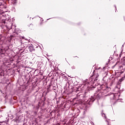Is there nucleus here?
<instances>
[{
	"label": "nucleus",
	"mask_w": 125,
	"mask_h": 125,
	"mask_svg": "<svg viewBox=\"0 0 125 125\" xmlns=\"http://www.w3.org/2000/svg\"><path fill=\"white\" fill-rule=\"evenodd\" d=\"M4 8H6V7H4Z\"/></svg>",
	"instance_id": "20e7f679"
},
{
	"label": "nucleus",
	"mask_w": 125,
	"mask_h": 125,
	"mask_svg": "<svg viewBox=\"0 0 125 125\" xmlns=\"http://www.w3.org/2000/svg\"><path fill=\"white\" fill-rule=\"evenodd\" d=\"M3 5H2V3H1L0 0V8H3Z\"/></svg>",
	"instance_id": "f03ea898"
},
{
	"label": "nucleus",
	"mask_w": 125,
	"mask_h": 125,
	"mask_svg": "<svg viewBox=\"0 0 125 125\" xmlns=\"http://www.w3.org/2000/svg\"><path fill=\"white\" fill-rule=\"evenodd\" d=\"M102 117H104V118H105V119H107V117H106V115L103 113V112L102 113Z\"/></svg>",
	"instance_id": "7ed1b4c3"
},
{
	"label": "nucleus",
	"mask_w": 125,
	"mask_h": 125,
	"mask_svg": "<svg viewBox=\"0 0 125 125\" xmlns=\"http://www.w3.org/2000/svg\"><path fill=\"white\" fill-rule=\"evenodd\" d=\"M22 39H24V37H22Z\"/></svg>",
	"instance_id": "39448f33"
},
{
	"label": "nucleus",
	"mask_w": 125,
	"mask_h": 125,
	"mask_svg": "<svg viewBox=\"0 0 125 125\" xmlns=\"http://www.w3.org/2000/svg\"><path fill=\"white\" fill-rule=\"evenodd\" d=\"M29 49L30 52H32V51H34L35 50V49H34V47L32 46H29Z\"/></svg>",
	"instance_id": "f257e3e1"
}]
</instances>
